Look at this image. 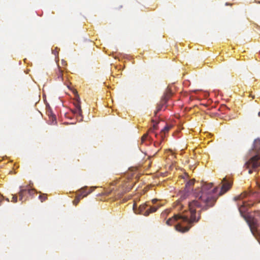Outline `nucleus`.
<instances>
[{
  "instance_id": "obj_1",
  "label": "nucleus",
  "mask_w": 260,
  "mask_h": 260,
  "mask_svg": "<svg viewBox=\"0 0 260 260\" xmlns=\"http://www.w3.org/2000/svg\"><path fill=\"white\" fill-rule=\"evenodd\" d=\"M212 187L211 183H204L197 193L196 199L188 202L189 211L175 214L167 220L166 223L171 225L177 221L175 226L177 231L181 233L188 231L192 224L200 220L202 211H206L214 205L218 198V188H212Z\"/></svg>"
},
{
  "instance_id": "obj_2",
  "label": "nucleus",
  "mask_w": 260,
  "mask_h": 260,
  "mask_svg": "<svg viewBox=\"0 0 260 260\" xmlns=\"http://www.w3.org/2000/svg\"><path fill=\"white\" fill-rule=\"evenodd\" d=\"M132 184L133 183H131L129 181L120 183V181L114 180L110 183L106 191L108 194L113 192L116 199H120L124 193L129 191L132 188Z\"/></svg>"
},
{
  "instance_id": "obj_3",
  "label": "nucleus",
  "mask_w": 260,
  "mask_h": 260,
  "mask_svg": "<svg viewBox=\"0 0 260 260\" xmlns=\"http://www.w3.org/2000/svg\"><path fill=\"white\" fill-rule=\"evenodd\" d=\"M148 205L146 204L141 205L138 209H137V205L134 204L133 205V210L135 213L143 214L144 216H148L150 213L155 212L160 206V205H156L152 207H150L149 208L147 209Z\"/></svg>"
},
{
  "instance_id": "obj_4",
  "label": "nucleus",
  "mask_w": 260,
  "mask_h": 260,
  "mask_svg": "<svg viewBox=\"0 0 260 260\" xmlns=\"http://www.w3.org/2000/svg\"><path fill=\"white\" fill-rule=\"evenodd\" d=\"M245 166L249 169V174L252 173V170L256 169L258 167L260 166V155L256 154L252 157L246 163Z\"/></svg>"
},
{
  "instance_id": "obj_5",
  "label": "nucleus",
  "mask_w": 260,
  "mask_h": 260,
  "mask_svg": "<svg viewBox=\"0 0 260 260\" xmlns=\"http://www.w3.org/2000/svg\"><path fill=\"white\" fill-rule=\"evenodd\" d=\"M221 183H222V185L221 188V191L219 195H222L226 192L231 188L232 185V182L228 180L226 178H224L222 179Z\"/></svg>"
},
{
  "instance_id": "obj_6",
  "label": "nucleus",
  "mask_w": 260,
  "mask_h": 260,
  "mask_svg": "<svg viewBox=\"0 0 260 260\" xmlns=\"http://www.w3.org/2000/svg\"><path fill=\"white\" fill-rule=\"evenodd\" d=\"M27 192V193L30 196L34 194L35 193V190L34 189L30 188H24L21 189L19 192V200L23 202V194L24 193Z\"/></svg>"
},
{
  "instance_id": "obj_7",
  "label": "nucleus",
  "mask_w": 260,
  "mask_h": 260,
  "mask_svg": "<svg viewBox=\"0 0 260 260\" xmlns=\"http://www.w3.org/2000/svg\"><path fill=\"white\" fill-rule=\"evenodd\" d=\"M93 189L92 187L88 188L87 186H84L78 190V192H80L83 194V197H86L91 192H92Z\"/></svg>"
},
{
  "instance_id": "obj_8",
  "label": "nucleus",
  "mask_w": 260,
  "mask_h": 260,
  "mask_svg": "<svg viewBox=\"0 0 260 260\" xmlns=\"http://www.w3.org/2000/svg\"><path fill=\"white\" fill-rule=\"evenodd\" d=\"M166 91V92L164 93V95L161 98V100H163V104H166L167 102L172 94V91L169 87L167 88Z\"/></svg>"
},
{
  "instance_id": "obj_9",
  "label": "nucleus",
  "mask_w": 260,
  "mask_h": 260,
  "mask_svg": "<svg viewBox=\"0 0 260 260\" xmlns=\"http://www.w3.org/2000/svg\"><path fill=\"white\" fill-rule=\"evenodd\" d=\"M252 150L256 153L260 151V139H255L253 144Z\"/></svg>"
},
{
  "instance_id": "obj_10",
  "label": "nucleus",
  "mask_w": 260,
  "mask_h": 260,
  "mask_svg": "<svg viewBox=\"0 0 260 260\" xmlns=\"http://www.w3.org/2000/svg\"><path fill=\"white\" fill-rule=\"evenodd\" d=\"M72 112L77 115V116L80 117V121H82L83 119L82 116V111L81 109V107H79L78 108H75L74 109L72 110Z\"/></svg>"
},
{
  "instance_id": "obj_11",
  "label": "nucleus",
  "mask_w": 260,
  "mask_h": 260,
  "mask_svg": "<svg viewBox=\"0 0 260 260\" xmlns=\"http://www.w3.org/2000/svg\"><path fill=\"white\" fill-rule=\"evenodd\" d=\"M56 76L59 81L63 80V71L60 69L59 66H58V70L56 72Z\"/></svg>"
},
{
  "instance_id": "obj_12",
  "label": "nucleus",
  "mask_w": 260,
  "mask_h": 260,
  "mask_svg": "<svg viewBox=\"0 0 260 260\" xmlns=\"http://www.w3.org/2000/svg\"><path fill=\"white\" fill-rule=\"evenodd\" d=\"M165 104H163V100H161L160 103L157 104V107H156V110L154 112V114H155V115H156L157 112H158L159 111H160L161 110V109L162 108L163 106Z\"/></svg>"
},
{
  "instance_id": "obj_13",
  "label": "nucleus",
  "mask_w": 260,
  "mask_h": 260,
  "mask_svg": "<svg viewBox=\"0 0 260 260\" xmlns=\"http://www.w3.org/2000/svg\"><path fill=\"white\" fill-rule=\"evenodd\" d=\"M74 104L75 107V108H78L79 107H81L80 101L79 97L78 95L77 96V100L76 101V102H74Z\"/></svg>"
},
{
  "instance_id": "obj_14",
  "label": "nucleus",
  "mask_w": 260,
  "mask_h": 260,
  "mask_svg": "<svg viewBox=\"0 0 260 260\" xmlns=\"http://www.w3.org/2000/svg\"><path fill=\"white\" fill-rule=\"evenodd\" d=\"M49 121H50V124H54L56 123V116L55 115L52 116L50 118H49Z\"/></svg>"
},
{
  "instance_id": "obj_15",
  "label": "nucleus",
  "mask_w": 260,
  "mask_h": 260,
  "mask_svg": "<svg viewBox=\"0 0 260 260\" xmlns=\"http://www.w3.org/2000/svg\"><path fill=\"white\" fill-rule=\"evenodd\" d=\"M39 199L41 200L42 202L47 200V194H42L39 197Z\"/></svg>"
},
{
  "instance_id": "obj_16",
  "label": "nucleus",
  "mask_w": 260,
  "mask_h": 260,
  "mask_svg": "<svg viewBox=\"0 0 260 260\" xmlns=\"http://www.w3.org/2000/svg\"><path fill=\"white\" fill-rule=\"evenodd\" d=\"M171 126L166 125L161 131V133H164L165 134L167 132H168L171 129Z\"/></svg>"
},
{
  "instance_id": "obj_17",
  "label": "nucleus",
  "mask_w": 260,
  "mask_h": 260,
  "mask_svg": "<svg viewBox=\"0 0 260 260\" xmlns=\"http://www.w3.org/2000/svg\"><path fill=\"white\" fill-rule=\"evenodd\" d=\"M148 134H144L141 138V143L143 144L148 138Z\"/></svg>"
},
{
  "instance_id": "obj_18",
  "label": "nucleus",
  "mask_w": 260,
  "mask_h": 260,
  "mask_svg": "<svg viewBox=\"0 0 260 260\" xmlns=\"http://www.w3.org/2000/svg\"><path fill=\"white\" fill-rule=\"evenodd\" d=\"M80 200H79L78 198L75 197V199L73 201V205L75 206H77L78 205V204L79 203V202H80Z\"/></svg>"
},
{
  "instance_id": "obj_19",
  "label": "nucleus",
  "mask_w": 260,
  "mask_h": 260,
  "mask_svg": "<svg viewBox=\"0 0 260 260\" xmlns=\"http://www.w3.org/2000/svg\"><path fill=\"white\" fill-rule=\"evenodd\" d=\"M76 197L78 198L79 200H80L81 199L83 198L84 197L83 196V194L81 193L77 192V194Z\"/></svg>"
},
{
  "instance_id": "obj_20",
  "label": "nucleus",
  "mask_w": 260,
  "mask_h": 260,
  "mask_svg": "<svg viewBox=\"0 0 260 260\" xmlns=\"http://www.w3.org/2000/svg\"><path fill=\"white\" fill-rule=\"evenodd\" d=\"M11 202L13 203H16L17 202V196L16 194L13 195Z\"/></svg>"
},
{
  "instance_id": "obj_21",
  "label": "nucleus",
  "mask_w": 260,
  "mask_h": 260,
  "mask_svg": "<svg viewBox=\"0 0 260 260\" xmlns=\"http://www.w3.org/2000/svg\"><path fill=\"white\" fill-rule=\"evenodd\" d=\"M47 115H48V116H49V118H50V117H52V116L55 115L52 113V112L51 110H48V111H47Z\"/></svg>"
},
{
  "instance_id": "obj_22",
  "label": "nucleus",
  "mask_w": 260,
  "mask_h": 260,
  "mask_svg": "<svg viewBox=\"0 0 260 260\" xmlns=\"http://www.w3.org/2000/svg\"><path fill=\"white\" fill-rule=\"evenodd\" d=\"M194 184V181L193 180H190L189 181V182H188L186 184V186H192Z\"/></svg>"
},
{
  "instance_id": "obj_23",
  "label": "nucleus",
  "mask_w": 260,
  "mask_h": 260,
  "mask_svg": "<svg viewBox=\"0 0 260 260\" xmlns=\"http://www.w3.org/2000/svg\"><path fill=\"white\" fill-rule=\"evenodd\" d=\"M61 65L63 67H66L67 66V61L64 60H61Z\"/></svg>"
},
{
  "instance_id": "obj_24",
  "label": "nucleus",
  "mask_w": 260,
  "mask_h": 260,
  "mask_svg": "<svg viewBox=\"0 0 260 260\" xmlns=\"http://www.w3.org/2000/svg\"><path fill=\"white\" fill-rule=\"evenodd\" d=\"M4 197L0 193V206L2 205L3 201L4 200Z\"/></svg>"
},
{
  "instance_id": "obj_25",
  "label": "nucleus",
  "mask_w": 260,
  "mask_h": 260,
  "mask_svg": "<svg viewBox=\"0 0 260 260\" xmlns=\"http://www.w3.org/2000/svg\"><path fill=\"white\" fill-rule=\"evenodd\" d=\"M28 194L27 192H26V193H24L23 194V202L24 201H25L26 200V194Z\"/></svg>"
},
{
  "instance_id": "obj_26",
  "label": "nucleus",
  "mask_w": 260,
  "mask_h": 260,
  "mask_svg": "<svg viewBox=\"0 0 260 260\" xmlns=\"http://www.w3.org/2000/svg\"><path fill=\"white\" fill-rule=\"evenodd\" d=\"M157 202V199H153L152 200V202L154 204H155Z\"/></svg>"
},
{
  "instance_id": "obj_27",
  "label": "nucleus",
  "mask_w": 260,
  "mask_h": 260,
  "mask_svg": "<svg viewBox=\"0 0 260 260\" xmlns=\"http://www.w3.org/2000/svg\"><path fill=\"white\" fill-rule=\"evenodd\" d=\"M153 128H154V129L156 128V124H153Z\"/></svg>"
},
{
  "instance_id": "obj_28",
  "label": "nucleus",
  "mask_w": 260,
  "mask_h": 260,
  "mask_svg": "<svg viewBox=\"0 0 260 260\" xmlns=\"http://www.w3.org/2000/svg\"><path fill=\"white\" fill-rule=\"evenodd\" d=\"M242 207H240V208H239V211H240V212H242Z\"/></svg>"
},
{
  "instance_id": "obj_29",
  "label": "nucleus",
  "mask_w": 260,
  "mask_h": 260,
  "mask_svg": "<svg viewBox=\"0 0 260 260\" xmlns=\"http://www.w3.org/2000/svg\"><path fill=\"white\" fill-rule=\"evenodd\" d=\"M223 108H225L226 109H228V108L226 106H223Z\"/></svg>"
},
{
  "instance_id": "obj_30",
  "label": "nucleus",
  "mask_w": 260,
  "mask_h": 260,
  "mask_svg": "<svg viewBox=\"0 0 260 260\" xmlns=\"http://www.w3.org/2000/svg\"><path fill=\"white\" fill-rule=\"evenodd\" d=\"M6 201H7V202H9V200L8 198L6 199Z\"/></svg>"
},
{
  "instance_id": "obj_31",
  "label": "nucleus",
  "mask_w": 260,
  "mask_h": 260,
  "mask_svg": "<svg viewBox=\"0 0 260 260\" xmlns=\"http://www.w3.org/2000/svg\"><path fill=\"white\" fill-rule=\"evenodd\" d=\"M240 198V197H238L236 199V200L239 199Z\"/></svg>"
},
{
  "instance_id": "obj_32",
  "label": "nucleus",
  "mask_w": 260,
  "mask_h": 260,
  "mask_svg": "<svg viewBox=\"0 0 260 260\" xmlns=\"http://www.w3.org/2000/svg\"><path fill=\"white\" fill-rule=\"evenodd\" d=\"M258 116H260V112L258 113Z\"/></svg>"
}]
</instances>
